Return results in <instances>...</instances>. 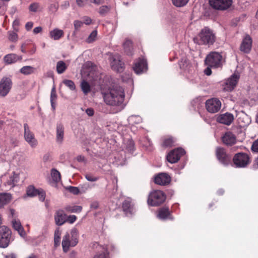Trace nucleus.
Segmentation results:
<instances>
[{"label":"nucleus","mask_w":258,"mask_h":258,"mask_svg":"<svg viewBox=\"0 0 258 258\" xmlns=\"http://www.w3.org/2000/svg\"><path fill=\"white\" fill-rule=\"evenodd\" d=\"M102 95L105 103L112 106L121 105L125 96L123 89L118 85H113L106 89H103Z\"/></svg>","instance_id":"obj_1"},{"label":"nucleus","mask_w":258,"mask_h":258,"mask_svg":"<svg viewBox=\"0 0 258 258\" xmlns=\"http://www.w3.org/2000/svg\"><path fill=\"white\" fill-rule=\"evenodd\" d=\"M79 231L76 228H73L70 232H67L63 237L61 245L63 251L67 252L70 247H74L78 243Z\"/></svg>","instance_id":"obj_2"},{"label":"nucleus","mask_w":258,"mask_h":258,"mask_svg":"<svg viewBox=\"0 0 258 258\" xmlns=\"http://www.w3.org/2000/svg\"><path fill=\"white\" fill-rule=\"evenodd\" d=\"M200 44L212 45L215 41L216 37L213 31L208 27L202 29L199 34Z\"/></svg>","instance_id":"obj_3"},{"label":"nucleus","mask_w":258,"mask_h":258,"mask_svg":"<svg viewBox=\"0 0 258 258\" xmlns=\"http://www.w3.org/2000/svg\"><path fill=\"white\" fill-rule=\"evenodd\" d=\"M222 56L216 51L211 52L205 58V63L207 66L217 68L222 66Z\"/></svg>","instance_id":"obj_4"},{"label":"nucleus","mask_w":258,"mask_h":258,"mask_svg":"<svg viewBox=\"0 0 258 258\" xmlns=\"http://www.w3.org/2000/svg\"><path fill=\"white\" fill-rule=\"evenodd\" d=\"M165 199V195L162 191L155 190L150 194L148 199V203L152 206H157L163 203Z\"/></svg>","instance_id":"obj_5"},{"label":"nucleus","mask_w":258,"mask_h":258,"mask_svg":"<svg viewBox=\"0 0 258 258\" xmlns=\"http://www.w3.org/2000/svg\"><path fill=\"white\" fill-rule=\"evenodd\" d=\"M11 231L6 226H0V247H7L10 242Z\"/></svg>","instance_id":"obj_6"},{"label":"nucleus","mask_w":258,"mask_h":258,"mask_svg":"<svg viewBox=\"0 0 258 258\" xmlns=\"http://www.w3.org/2000/svg\"><path fill=\"white\" fill-rule=\"evenodd\" d=\"M209 4L215 10L224 11L230 8L233 0H209Z\"/></svg>","instance_id":"obj_7"},{"label":"nucleus","mask_w":258,"mask_h":258,"mask_svg":"<svg viewBox=\"0 0 258 258\" xmlns=\"http://www.w3.org/2000/svg\"><path fill=\"white\" fill-rule=\"evenodd\" d=\"M233 161L237 167H245L250 163V158L247 154L239 153L234 156Z\"/></svg>","instance_id":"obj_8"},{"label":"nucleus","mask_w":258,"mask_h":258,"mask_svg":"<svg viewBox=\"0 0 258 258\" xmlns=\"http://www.w3.org/2000/svg\"><path fill=\"white\" fill-rule=\"evenodd\" d=\"M239 79V75L234 73L227 80L225 81L223 85V89L224 91L230 92L236 87Z\"/></svg>","instance_id":"obj_9"},{"label":"nucleus","mask_w":258,"mask_h":258,"mask_svg":"<svg viewBox=\"0 0 258 258\" xmlns=\"http://www.w3.org/2000/svg\"><path fill=\"white\" fill-rule=\"evenodd\" d=\"M184 154V150L181 148L173 150L167 155V161L171 163H175L177 162Z\"/></svg>","instance_id":"obj_10"},{"label":"nucleus","mask_w":258,"mask_h":258,"mask_svg":"<svg viewBox=\"0 0 258 258\" xmlns=\"http://www.w3.org/2000/svg\"><path fill=\"white\" fill-rule=\"evenodd\" d=\"M12 86V82L9 78L4 77L0 82V96H6Z\"/></svg>","instance_id":"obj_11"},{"label":"nucleus","mask_w":258,"mask_h":258,"mask_svg":"<svg viewBox=\"0 0 258 258\" xmlns=\"http://www.w3.org/2000/svg\"><path fill=\"white\" fill-rule=\"evenodd\" d=\"M206 107L208 111L211 113L218 112L221 107V101L217 98L209 99L206 102Z\"/></svg>","instance_id":"obj_12"},{"label":"nucleus","mask_w":258,"mask_h":258,"mask_svg":"<svg viewBox=\"0 0 258 258\" xmlns=\"http://www.w3.org/2000/svg\"><path fill=\"white\" fill-rule=\"evenodd\" d=\"M216 156L219 161L224 165H227L230 163L231 156L227 154L222 148H217Z\"/></svg>","instance_id":"obj_13"},{"label":"nucleus","mask_w":258,"mask_h":258,"mask_svg":"<svg viewBox=\"0 0 258 258\" xmlns=\"http://www.w3.org/2000/svg\"><path fill=\"white\" fill-rule=\"evenodd\" d=\"M110 63L113 70L118 72L122 71L124 64L121 61L119 55L116 54L111 56L110 57Z\"/></svg>","instance_id":"obj_14"},{"label":"nucleus","mask_w":258,"mask_h":258,"mask_svg":"<svg viewBox=\"0 0 258 258\" xmlns=\"http://www.w3.org/2000/svg\"><path fill=\"white\" fill-rule=\"evenodd\" d=\"M24 138L26 141L33 148L37 145V141L34 138V135L29 129L27 124H24Z\"/></svg>","instance_id":"obj_15"},{"label":"nucleus","mask_w":258,"mask_h":258,"mask_svg":"<svg viewBox=\"0 0 258 258\" xmlns=\"http://www.w3.org/2000/svg\"><path fill=\"white\" fill-rule=\"evenodd\" d=\"M147 63L144 58H139L135 63L133 68L135 72L137 74H141L147 70Z\"/></svg>","instance_id":"obj_16"},{"label":"nucleus","mask_w":258,"mask_h":258,"mask_svg":"<svg viewBox=\"0 0 258 258\" xmlns=\"http://www.w3.org/2000/svg\"><path fill=\"white\" fill-rule=\"evenodd\" d=\"M252 39L249 35H246L243 38L240 45V50L244 53H249L251 49Z\"/></svg>","instance_id":"obj_17"},{"label":"nucleus","mask_w":258,"mask_h":258,"mask_svg":"<svg viewBox=\"0 0 258 258\" xmlns=\"http://www.w3.org/2000/svg\"><path fill=\"white\" fill-rule=\"evenodd\" d=\"M170 177L165 173H160L155 177V182L161 185H167L170 183Z\"/></svg>","instance_id":"obj_18"},{"label":"nucleus","mask_w":258,"mask_h":258,"mask_svg":"<svg viewBox=\"0 0 258 258\" xmlns=\"http://www.w3.org/2000/svg\"><path fill=\"white\" fill-rule=\"evenodd\" d=\"M64 136V127L61 123H57L56 126V142L59 144L62 143Z\"/></svg>","instance_id":"obj_19"},{"label":"nucleus","mask_w":258,"mask_h":258,"mask_svg":"<svg viewBox=\"0 0 258 258\" xmlns=\"http://www.w3.org/2000/svg\"><path fill=\"white\" fill-rule=\"evenodd\" d=\"M234 119L233 115L229 113H225L220 115L217 118V121L226 125L230 124Z\"/></svg>","instance_id":"obj_20"},{"label":"nucleus","mask_w":258,"mask_h":258,"mask_svg":"<svg viewBox=\"0 0 258 258\" xmlns=\"http://www.w3.org/2000/svg\"><path fill=\"white\" fill-rule=\"evenodd\" d=\"M67 215L62 210L57 211L54 215L55 224L58 226L63 225L67 222Z\"/></svg>","instance_id":"obj_21"},{"label":"nucleus","mask_w":258,"mask_h":258,"mask_svg":"<svg viewBox=\"0 0 258 258\" xmlns=\"http://www.w3.org/2000/svg\"><path fill=\"white\" fill-rule=\"evenodd\" d=\"M236 137L231 132H227L222 137V141L227 145H232L236 143Z\"/></svg>","instance_id":"obj_22"},{"label":"nucleus","mask_w":258,"mask_h":258,"mask_svg":"<svg viewBox=\"0 0 258 258\" xmlns=\"http://www.w3.org/2000/svg\"><path fill=\"white\" fill-rule=\"evenodd\" d=\"M12 225L14 229L16 230L19 234L22 237H25L26 235V232L21 225V222L19 220L14 219L13 220Z\"/></svg>","instance_id":"obj_23"},{"label":"nucleus","mask_w":258,"mask_h":258,"mask_svg":"<svg viewBox=\"0 0 258 258\" xmlns=\"http://www.w3.org/2000/svg\"><path fill=\"white\" fill-rule=\"evenodd\" d=\"M49 35L52 39L58 40L63 36L64 32L62 30L54 28L49 32Z\"/></svg>","instance_id":"obj_24"},{"label":"nucleus","mask_w":258,"mask_h":258,"mask_svg":"<svg viewBox=\"0 0 258 258\" xmlns=\"http://www.w3.org/2000/svg\"><path fill=\"white\" fill-rule=\"evenodd\" d=\"M4 61L7 64L15 63L22 59V57L14 53H11L6 55L4 57Z\"/></svg>","instance_id":"obj_25"},{"label":"nucleus","mask_w":258,"mask_h":258,"mask_svg":"<svg viewBox=\"0 0 258 258\" xmlns=\"http://www.w3.org/2000/svg\"><path fill=\"white\" fill-rule=\"evenodd\" d=\"M238 121L240 126H244L250 122V119L247 114L242 112L239 114Z\"/></svg>","instance_id":"obj_26"},{"label":"nucleus","mask_w":258,"mask_h":258,"mask_svg":"<svg viewBox=\"0 0 258 258\" xmlns=\"http://www.w3.org/2000/svg\"><path fill=\"white\" fill-rule=\"evenodd\" d=\"M11 195L7 193H0V208L7 205L11 200Z\"/></svg>","instance_id":"obj_27"},{"label":"nucleus","mask_w":258,"mask_h":258,"mask_svg":"<svg viewBox=\"0 0 258 258\" xmlns=\"http://www.w3.org/2000/svg\"><path fill=\"white\" fill-rule=\"evenodd\" d=\"M179 64L180 69L185 71L189 72L191 71L192 67L189 63L188 60L186 58H182L179 61Z\"/></svg>","instance_id":"obj_28"},{"label":"nucleus","mask_w":258,"mask_h":258,"mask_svg":"<svg viewBox=\"0 0 258 258\" xmlns=\"http://www.w3.org/2000/svg\"><path fill=\"white\" fill-rule=\"evenodd\" d=\"M20 180L19 174L13 172V175H11L9 179L8 180L7 184L10 187H14L16 185Z\"/></svg>","instance_id":"obj_29"},{"label":"nucleus","mask_w":258,"mask_h":258,"mask_svg":"<svg viewBox=\"0 0 258 258\" xmlns=\"http://www.w3.org/2000/svg\"><path fill=\"white\" fill-rule=\"evenodd\" d=\"M170 216V212L169 211V209L167 208H163L160 209L158 211V214L157 215V217L159 219L161 220H165L167 218Z\"/></svg>","instance_id":"obj_30"},{"label":"nucleus","mask_w":258,"mask_h":258,"mask_svg":"<svg viewBox=\"0 0 258 258\" xmlns=\"http://www.w3.org/2000/svg\"><path fill=\"white\" fill-rule=\"evenodd\" d=\"M56 72L58 74H62L67 69V65L62 60L58 61L56 66Z\"/></svg>","instance_id":"obj_31"},{"label":"nucleus","mask_w":258,"mask_h":258,"mask_svg":"<svg viewBox=\"0 0 258 258\" xmlns=\"http://www.w3.org/2000/svg\"><path fill=\"white\" fill-rule=\"evenodd\" d=\"M61 231L59 228L55 229L54 233V244L57 247L60 244Z\"/></svg>","instance_id":"obj_32"},{"label":"nucleus","mask_w":258,"mask_h":258,"mask_svg":"<svg viewBox=\"0 0 258 258\" xmlns=\"http://www.w3.org/2000/svg\"><path fill=\"white\" fill-rule=\"evenodd\" d=\"M51 176L53 181L55 183H58L61 180L60 172L56 169L53 168L51 170Z\"/></svg>","instance_id":"obj_33"},{"label":"nucleus","mask_w":258,"mask_h":258,"mask_svg":"<svg viewBox=\"0 0 258 258\" xmlns=\"http://www.w3.org/2000/svg\"><path fill=\"white\" fill-rule=\"evenodd\" d=\"M122 208L124 212L126 214L131 213L132 204L130 199H127L123 202Z\"/></svg>","instance_id":"obj_34"},{"label":"nucleus","mask_w":258,"mask_h":258,"mask_svg":"<svg viewBox=\"0 0 258 258\" xmlns=\"http://www.w3.org/2000/svg\"><path fill=\"white\" fill-rule=\"evenodd\" d=\"M35 71V68L32 66H27L22 67L20 69V73L25 75H28L33 74Z\"/></svg>","instance_id":"obj_35"},{"label":"nucleus","mask_w":258,"mask_h":258,"mask_svg":"<svg viewBox=\"0 0 258 258\" xmlns=\"http://www.w3.org/2000/svg\"><path fill=\"white\" fill-rule=\"evenodd\" d=\"M123 47L127 54H132V42L130 40H126L123 43Z\"/></svg>","instance_id":"obj_36"},{"label":"nucleus","mask_w":258,"mask_h":258,"mask_svg":"<svg viewBox=\"0 0 258 258\" xmlns=\"http://www.w3.org/2000/svg\"><path fill=\"white\" fill-rule=\"evenodd\" d=\"M65 209L70 212L79 213L82 211V207L80 206H67Z\"/></svg>","instance_id":"obj_37"},{"label":"nucleus","mask_w":258,"mask_h":258,"mask_svg":"<svg viewBox=\"0 0 258 258\" xmlns=\"http://www.w3.org/2000/svg\"><path fill=\"white\" fill-rule=\"evenodd\" d=\"M142 118L139 115H131L128 118V121L132 124H137L142 122Z\"/></svg>","instance_id":"obj_38"},{"label":"nucleus","mask_w":258,"mask_h":258,"mask_svg":"<svg viewBox=\"0 0 258 258\" xmlns=\"http://www.w3.org/2000/svg\"><path fill=\"white\" fill-rule=\"evenodd\" d=\"M81 88L85 94H88L90 91V86L89 83L85 81L82 82Z\"/></svg>","instance_id":"obj_39"},{"label":"nucleus","mask_w":258,"mask_h":258,"mask_svg":"<svg viewBox=\"0 0 258 258\" xmlns=\"http://www.w3.org/2000/svg\"><path fill=\"white\" fill-rule=\"evenodd\" d=\"M174 6L176 7H182L185 6L189 0H171Z\"/></svg>","instance_id":"obj_40"},{"label":"nucleus","mask_w":258,"mask_h":258,"mask_svg":"<svg viewBox=\"0 0 258 258\" xmlns=\"http://www.w3.org/2000/svg\"><path fill=\"white\" fill-rule=\"evenodd\" d=\"M8 39L9 40L12 42H16L18 39V36L17 34V32L14 31H9L8 32Z\"/></svg>","instance_id":"obj_41"},{"label":"nucleus","mask_w":258,"mask_h":258,"mask_svg":"<svg viewBox=\"0 0 258 258\" xmlns=\"http://www.w3.org/2000/svg\"><path fill=\"white\" fill-rule=\"evenodd\" d=\"M174 140L172 138H165L163 139L162 146L165 147H168L172 146Z\"/></svg>","instance_id":"obj_42"},{"label":"nucleus","mask_w":258,"mask_h":258,"mask_svg":"<svg viewBox=\"0 0 258 258\" xmlns=\"http://www.w3.org/2000/svg\"><path fill=\"white\" fill-rule=\"evenodd\" d=\"M29 11L32 12H37L41 11V7L37 3H33L29 6Z\"/></svg>","instance_id":"obj_43"},{"label":"nucleus","mask_w":258,"mask_h":258,"mask_svg":"<svg viewBox=\"0 0 258 258\" xmlns=\"http://www.w3.org/2000/svg\"><path fill=\"white\" fill-rule=\"evenodd\" d=\"M97 30H93L91 34L89 35L88 37L87 38L86 41L90 43L94 42L97 37Z\"/></svg>","instance_id":"obj_44"},{"label":"nucleus","mask_w":258,"mask_h":258,"mask_svg":"<svg viewBox=\"0 0 258 258\" xmlns=\"http://www.w3.org/2000/svg\"><path fill=\"white\" fill-rule=\"evenodd\" d=\"M38 190L36 189L33 186H30L27 190V194L28 196L33 197L37 195Z\"/></svg>","instance_id":"obj_45"},{"label":"nucleus","mask_w":258,"mask_h":258,"mask_svg":"<svg viewBox=\"0 0 258 258\" xmlns=\"http://www.w3.org/2000/svg\"><path fill=\"white\" fill-rule=\"evenodd\" d=\"M63 83L71 90L76 89V86L74 82L70 80H64Z\"/></svg>","instance_id":"obj_46"},{"label":"nucleus","mask_w":258,"mask_h":258,"mask_svg":"<svg viewBox=\"0 0 258 258\" xmlns=\"http://www.w3.org/2000/svg\"><path fill=\"white\" fill-rule=\"evenodd\" d=\"M110 10V7L108 6H102L100 7L99 13L101 15L106 14Z\"/></svg>","instance_id":"obj_47"},{"label":"nucleus","mask_w":258,"mask_h":258,"mask_svg":"<svg viewBox=\"0 0 258 258\" xmlns=\"http://www.w3.org/2000/svg\"><path fill=\"white\" fill-rule=\"evenodd\" d=\"M85 178L89 181L94 182L98 180L99 177L95 176L91 173H86L85 175Z\"/></svg>","instance_id":"obj_48"},{"label":"nucleus","mask_w":258,"mask_h":258,"mask_svg":"<svg viewBox=\"0 0 258 258\" xmlns=\"http://www.w3.org/2000/svg\"><path fill=\"white\" fill-rule=\"evenodd\" d=\"M57 98L55 89L54 87H53L51 89V94H50V102H54L56 101Z\"/></svg>","instance_id":"obj_49"},{"label":"nucleus","mask_w":258,"mask_h":258,"mask_svg":"<svg viewBox=\"0 0 258 258\" xmlns=\"http://www.w3.org/2000/svg\"><path fill=\"white\" fill-rule=\"evenodd\" d=\"M68 189L70 192L74 195H78L80 192L79 189L77 187L70 186L68 187Z\"/></svg>","instance_id":"obj_50"},{"label":"nucleus","mask_w":258,"mask_h":258,"mask_svg":"<svg viewBox=\"0 0 258 258\" xmlns=\"http://www.w3.org/2000/svg\"><path fill=\"white\" fill-rule=\"evenodd\" d=\"M20 24L19 20L17 19H15L13 23V28L14 31L18 32L19 30V26Z\"/></svg>","instance_id":"obj_51"},{"label":"nucleus","mask_w":258,"mask_h":258,"mask_svg":"<svg viewBox=\"0 0 258 258\" xmlns=\"http://www.w3.org/2000/svg\"><path fill=\"white\" fill-rule=\"evenodd\" d=\"M251 149L253 152L258 153V139L253 143Z\"/></svg>","instance_id":"obj_52"},{"label":"nucleus","mask_w":258,"mask_h":258,"mask_svg":"<svg viewBox=\"0 0 258 258\" xmlns=\"http://www.w3.org/2000/svg\"><path fill=\"white\" fill-rule=\"evenodd\" d=\"M88 3V0H76V3L79 7H85Z\"/></svg>","instance_id":"obj_53"},{"label":"nucleus","mask_w":258,"mask_h":258,"mask_svg":"<svg viewBox=\"0 0 258 258\" xmlns=\"http://www.w3.org/2000/svg\"><path fill=\"white\" fill-rule=\"evenodd\" d=\"M37 195L39 196V200L41 201H44L45 198V194L43 190H39Z\"/></svg>","instance_id":"obj_54"},{"label":"nucleus","mask_w":258,"mask_h":258,"mask_svg":"<svg viewBox=\"0 0 258 258\" xmlns=\"http://www.w3.org/2000/svg\"><path fill=\"white\" fill-rule=\"evenodd\" d=\"M77 219V217L75 215H70L69 216H67V221L69 223L72 224Z\"/></svg>","instance_id":"obj_55"},{"label":"nucleus","mask_w":258,"mask_h":258,"mask_svg":"<svg viewBox=\"0 0 258 258\" xmlns=\"http://www.w3.org/2000/svg\"><path fill=\"white\" fill-rule=\"evenodd\" d=\"M83 23L80 21H74V27L76 30L79 29L82 26Z\"/></svg>","instance_id":"obj_56"},{"label":"nucleus","mask_w":258,"mask_h":258,"mask_svg":"<svg viewBox=\"0 0 258 258\" xmlns=\"http://www.w3.org/2000/svg\"><path fill=\"white\" fill-rule=\"evenodd\" d=\"M85 112L87 113V114L89 116H93L94 113V109L92 108H88L86 109Z\"/></svg>","instance_id":"obj_57"},{"label":"nucleus","mask_w":258,"mask_h":258,"mask_svg":"<svg viewBox=\"0 0 258 258\" xmlns=\"http://www.w3.org/2000/svg\"><path fill=\"white\" fill-rule=\"evenodd\" d=\"M33 23L32 22H28L25 25V28L27 31L30 30L33 27Z\"/></svg>","instance_id":"obj_58"},{"label":"nucleus","mask_w":258,"mask_h":258,"mask_svg":"<svg viewBox=\"0 0 258 258\" xmlns=\"http://www.w3.org/2000/svg\"><path fill=\"white\" fill-rule=\"evenodd\" d=\"M58 8V6L55 4H52L49 7L50 11H51L52 12H55L57 11Z\"/></svg>","instance_id":"obj_59"},{"label":"nucleus","mask_w":258,"mask_h":258,"mask_svg":"<svg viewBox=\"0 0 258 258\" xmlns=\"http://www.w3.org/2000/svg\"><path fill=\"white\" fill-rule=\"evenodd\" d=\"M43 159L44 162L49 161L51 159V156L50 154L47 153L45 154L43 156Z\"/></svg>","instance_id":"obj_60"},{"label":"nucleus","mask_w":258,"mask_h":258,"mask_svg":"<svg viewBox=\"0 0 258 258\" xmlns=\"http://www.w3.org/2000/svg\"><path fill=\"white\" fill-rule=\"evenodd\" d=\"M98 206H99V204H98V202H97V201L93 202L91 204V205H90L91 208L94 209H96L97 208H98Z\"/></svg>","instance_id":"obj_61"},{"label":"nucleus","mask_w":258,"mask_h":258,"mask_svg":"<svg viewBox=\"0 0 258 258\" xmlns=\"http://www.w3.org/2000/svg\"><path fill=\"white\" fill-rule=\"evenodd\" d=\"M92 22V20L90 18L88 17H85L84 18V23L87 25H89L91 24Z\"/></svg>","instance_id":"obj_62"},{"label":"nucleus","mask_w":258,"mask_h":258,"mask_svg":"<svg viewBox=\"0 0 258 258\" xmlns=\"http://www.w3.org/2000/svg\"><path fill=\"white\" fill-rule=\"evenodd\" d=\"M210 67L208 66V67L205 70L204 73L207 76H210L212 74V71L211 70Z\"/></svg>","instance_id":"obj_63"},{"label":"nucleus","mask_w":258,"mask_h":258,"mask_svg":"<svg viewBox=\"0 0 258 258\" xmlns=\"http://www.w3.org/2000/svg\"><path fill=\"white\" fill-rule=\"evenodd\" d=\"M93 258H106V255L104 252L96 254Z\"/></svg>","instance_id":"obj_64"}]
</instances>
